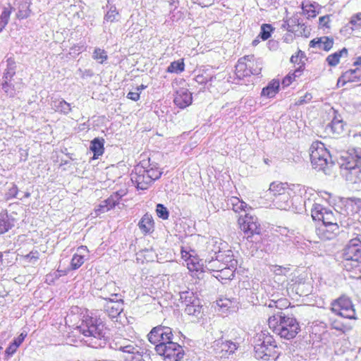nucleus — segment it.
<instances>
[{"mask_svg":"<svg viewBox=\"0 0 361 361\" xmlns=\"http://www.w3.org/2000/svg\"><path fill=\"white\" fill-rule=\"evenodd\" d=\"M57 271L59 273V275L58 277L61 276H66L68 274L67 270H59L58 269Z\"/></svg>","mask_w":361,"mask_h":361,"instance_id":"774afa93","label":"nucleus"},{"mask_svg":"<svg viewBox=\"0 0 361 361\" xmlns=\"http://www.w3.org/2000/svg\"><path fill=\"white\" fill-rule=\"evenodd\" d=\"M339 226L330 227L329 224H318L316 227V234L322 240H331L338 234Z\"/></svg>","mask_w":361,"mask_h":361,"instance_id":"412c9836","label":"nucleus"},{"mask_svg":"<svg viewBox=\"0 0 361 361\" xmlns=\"http://www.w3.org/2000/svg\"><path fill=\"white\" fill-rule=\"evenodd\" d=\"M255 356L265 361H275L280 355L279 348L274 336L267 331L257 333L255 337Z\"/></svg>","mask_w":361,"mask_h":361,"instance_id":"f03ea898","label":"nucleus"},{"mask_svg":"<svg viewBox=\"0 0 361 361\" xmlns=\"http://www.w3.org/2000/svg\"><path fill=\"white\" fill-rule=\"evenodd\" d=\"M346 125L341 116H335L331 121L325 127V131L329 136L338 138L345 133Z\"/></svg>","mask_w":361,"mask_h":361,"instance_id":"f3484780","label":"nucleus"},{"mask_svg":"<svg viewBox=\"0 0 361 361\" xmlns=\"http://www.w3.org/2000/svg\"><path fill=\"white\" fill-rule=\"evenodd\" d=\"M310 160L314 169L324 170L331 160V155L325 145L319 141L314 142L310 147Z\"/></svg>","mask_w":361,"mask_h":361,"instance_id":"0eeeda50","label":"nucleus"},{"mask_svg":"<svg viewBox=\"0 0 361 361\" xmlns=\"http://www.w3.org/2000/svg\"><path fill=\"white\" fill-rule=\"evenodd\" d=\"M184 59L172 61L167 67L166 72L169 73H180L185 71Z\"/></svg>","mask_w":361,"mask_h":361,"instance_id":"72a5a7b5","label":"nucleus"},{"mask_svg":"<svg viewBox=\"0 0 361 361\" xmlns=\"http://www.w3.org/2000/svg\"><path fill=\"white\" fill-rule=\"evenodd\" d=\"M217 305L220 307H226L231 302L228 300L220 299L216 302Z\"/></svg>","mask_w":361,"mask_h":361,"instance_id":"0e129e2a","label":"nucleus"},{"mask_svg":"<svg viewBox=\"0 0 361 361\" xmlns=\"http://www.w3.org/2000/svg\"><path fill=\"white\" fill-rule=\"evenodd\" d=\"M330 16L326 15L319 19V27L321 28H330Z\"/></svg>","mask_w":361,"mask_h":361,"instance_id":"5fc2aeb1","label":"nucleus"},{"mask_svg":"<svg viewBox=\"0 0 361 361\" xmlns=\"http://www.w3.org/2000/svg\"><path fill=\"white\" fill-rule=\"evenodd\" d=\"M348 55V49L343 47L341 49L328 55L325 61L329 67H336L340 63L341 59L347 58Z\"/></svg>","mask_w":361,"mask_h":361,"instance_id":"393cba45","label":"nucleus"},{"mask_svg":"<svg viewBox=\"0 0 361 361\" xmlns=\"http://www.w3.org/2000/svg\"><path fill=\"white\" fill-rule=\"evenodd\" d=\"M350 180L356 185L357 190H361V168H355L349 170Z\"/></svg>","mask_w":361,"mask_h":361,"instance_id":"c9c22d12","label":"nucleus"},{"mask_svg":"<svg viewBox=\"0 0 361 361\" xmlns=\"http://www.w3.org/2000/svg\"><path fill=\"white\" fill-rule=\"evenodd\" d=\"M331 327L336 330L345 333L353 329L350 324H343L338 320H334L331 324Z\"/></svg>","mask_w":361,"mask_h":361,"instance_id":"37998d69","label":"nucleus"},{"mask_svg":"<svg viewBox=\"0 0 361 361\" xmlns=\"http://www.w3.org/2000/svg\"><path fill=\"white\" fill-rule=\"evenodd\" d=\"M349 24L353 30H361V12L353 15Z\"/></svg>","mask_w":361,"mask_h":361,"instance_id":"79ce46f5","label":"nucleus"},{"mask_svg":"<svg viewBox=\"0 0 361 361\" xmlns=\"http://www.w3.org/2000/svg\"><path fill=\"white\" fill-rule=\"evenodd\" d=\"M289 269V267H285L277 264H274L271 266V271L275 275L278 276H286Z\"/></svg>","mask_w":361,"mask_h":361,"instance_id":"49530a36","label":"nucleus"},{"mask_svg":"<svg viewBox=\"0 0 361 361\" xmlns=\"http://www.w3.org/2000/svg\"><path fill=\"white\" fill-rule=\"evenodd\" d=\"M334 45V39L332 36L317 37L310 41L309 47L328 52Z\"/></svg>","mask_w":361,"mask_h":361,"instance_id":"6ab92c4d","label":"nucleus"},{"mask_svg":"<svg viewBox=\"0 0 361 361\" xmlns=\"http://www.w3.org/2000/svg\"><path fill=\"white\" fill-rule=\"evenodd\" d=\"M26 337L27 333L22 332L16 338L13 340V342H15L17 345L20 346L23 343Z\"/></svg>","mask_w":361,"mask_h":361,"instance_id":"052dcab7","label":"nucleus"},{"mask_svg":"<svg viewBox=\"0 0 361 361\" xmlns=\"http://www.w3.org/2000/svg\"><path fill=\"white\" fill-rule=\"evenodd\" d=\"M350 161L346 164L345 168L348 170H352L355 168H361V148L355 149L354 153L351 155Z\"/></svg>","mask_w":361,"mask_h":361,"instance_id":"2f4dec72","label":"nucleus"},{"mask_svg":"<svg viewBox=\"0 0 361 361\" xmlns=\"http://www.w3.org/2000/svg\"><path fill=\"white\" fill-rule=\"evenodd\" d=\"M156 212H157V216L159 218H161L164 220L168 219V218L169 216V212H168L166 207H165L163 204H158L157 205Z\"/></svg>","mask_w":361,"mask_h":361,"instance_id":"de8ad7c7","label":"nucleus"},{"mask_svg":"<svg viewBox=\"0 0 361 361\" xmlns=\"http://www.w3.org/2000/svg\"><path fill=\"white\" fill-rule=\"evenodd\" d=\"M140 92H139L138 91L129 92L127 94V98L132 101H134V102L138 101L140 99Z\"/></svg>","mask_w":361,"mask_h":361,"instance_id":"bf43d9fd","label":"nucleus"},{"mask_svg":"<svg viewBox=\"0 0 361 361\" xmlns=\"http://www.w3.org/2000/svg\"><path fill=\"white\" fill-rule=\"evenodd\" d=\"M297 80L296 77L290 71L281 81V84L284 87L290 86L293 82Z\"/></svg>","mask_w":361,"mask_h":361,"instance_id":"09e8293b","label":"nucleus"},{"mask_svg":"<svg viewBox=\"0 0 361 361\" xmlns=\"http://www.w3.org/2000/svg\"><path fill=\"white\" fill-rule=\"evenodd\" d=\"M126 361H145L142 355L135 354L133 357H126Z\"/></svg>","mask_w":361,"mask_h":361,"instance_id":"e2e57ef3","label":"nucleus"},{"mask_svg":"<svg viewBox=\"0 0 361 361\" xmlns=\"http://www.w3.org/2000/svg\"><path fill=\"white\" fill-rule=\"evenodd\" d=\"M279 89V80L272 79L266 87L262 88L261 94L267 98H273L278 94Z\"/></svg>","mask_w":361,"mask_h":361,"instance_id":"cd10ccee","label":"nucleus"},{"mask_svg":"<svg viewBox=\"0 0 361 361\" xmlns=\"http://www.w3.org/2000/svg\"><path fill=\"white\" fill-rule=\"evenodd\" d=\"M92 58L98 63L102 64L108 59V55L104 49L97 47L93 51Z\"/></svg>","mask_w":361,"mask_h":361,"instance_id":"a19ab883","label":"nucleus"},{"mask_svg":"<svg viewBox=\"0 0 361 361\" xmlns=\"http://www.w3.org/2000/svg\"><path fill=\"white\" fill-rule=\"evenodd\" d=\"M209 271L216 279L224 283L233 279L236 269L220 267L219 264H210Z\"/></svg>","mask_w":361,"mask_h":361,"instance_id":"a211bd4d","label":"nucleus"},{"mask_svg":"<svg viewBox=\"0 0 361 361\" xmlns=\"http://www.w3.org/2000/svg\"><path fill=\"white\" fill-rule=\"evenodd\" d=\"M181 258L185 261L189 274L194 283H199L204 279V266L202 259L197 255H192L186 251L183 247L180 250Z\"/></svg>","mask_w":361,"mask_h":361,"instance_id":"423d86ee","label":"nucleus"},{"mask_svg":"<svg viewBox=\"0 0 361 361\" xmlns=\"http://www.w3.org/2000/svg\"><path fill=\"white\" fill-rule=\"evenodd\" d=\"M155 352L164 361H179L184 356V350L182 346L173 341L161 345V347H157Z\"/></svg>","mask_w":361,"mask_h":361,"instance_id":"ddd939ff","label":"nucleus"},{"mask_svg":"<svg viewBox=\"0 0 361 361\" xmlns=\"http://www.w3.org/2000/svg\"><path fill=\"white\" fill-rule=\"evenodd\" d=\"M120 350L128 353L130 355L128 357H133L135 354H140L135 347L130 345L121 347Z\"/></svg>","mask_w":361,"mask_h":361,"instance_id":"3c124183","label":"nucleus"},{"mask_svg":"<svg viewBox=\"0 0 361 361\" xmlns=\"http://www.w3.org/2000/svg\"><path fill=\"white\" fill-rule=\"evenodd\" d=\"M85 48L82 45H80L78 44H73L71 47V51H72V53L76 55H79L80 53H82L83 51H85Z\"/></svg>","mask_w":361,"mask_h":361,"instance_id":"13d9d810","label":"nucleus"},{"mask_svg":"<svg viewBox=\"0 0 361 361\" xmlns=\"http://www.w3.org/2000/svg\"><path fill=\"white\" fill-rule=\"evenodd\" d=\"M353 65L355 66H361V56L356 58Z\"/></svg>","mask_w":361,"mask_h":361,"instance_id":"69168bd1","label":"nucleus"},{"mask_svg":"<svg viewBox=\"0 0 361 361\" xmlns=\"http://www.w3.org/2000/svg\"><path fill=\"white\" fill-rule=\"evenodd\" d=\"M361 82V70L359 68L355 69H349L339 77L338 85L344 86L348 82Z\"/></svg>","mask_w":361,"mask_h":361,"instance_id":"4be33fe9","label":"nucleus"},{"mask_svg":"<svg viewBox=\"0 0 361 361\" xmlns=\"http://www.w3.org/2000/svg\"><path fill=\"white\" fill-rule=\"evenodd\" d=\"M213 75L208 69H200L198 73L195 78V80L200 85H206L212 81Z\"/></svg>","mask_w":361,"mask_h":361,"instance_id":"473e14b6","label":"nucleus"},{"mask_svg":"<svg viewBox=\"0 0 361 361\" xmlns=\"http://www.w3.org/2000/svg\"><path fill=\"white\" fill-rule=\"evenodd\" d=\"M15 4L18 9L17 18L20 20L25 19L30 16L32 0H15Z\"/></svg>","mask_w":361,"mask_h":361,"instance_id":"bb28decb","label":"nucleus"},{"mask_svg":"<svg viewBox=\"0 0 361 361\" xmlns=\"http://www.w3.org/2000/svg\"><path fill=\"white\" fill-rule=\"evenodd\" d=\"M267 325L274 334L286 341L293 340L301 331L300 322L293 315L282 312L270 316Z\"/></svg>","mask_w":361,"mask_h":361,"instance_id":"f257e3e1","label":"nucleus"},{"mask_svg":"<svg viewBox=\"0 0 361 361\" xmlns=\"http://www.w3.org/2000/svg\"><path fill=\"white\" fill-rule=\"evenodd\" d=\"M104 141L102 138L95 137L90 142V150L93 152L92 159H97L104 152Z\"/></svg>","mask_w":361,"mask_h":361,"instance_id":"c85d7f7f","label":"nucleus"},{"mask_svg":"<svg viewBox=\"0 0 361 361\" xmlns=\"http://www.w3.org/2000/svg\"><path fill=\"white\" fill-rule=\"evenodd\" d=\"M303 57H305L304 52L302 51L301 50H298L294 55L291 56V57L290 59V61L292 63H297L298 65V63H301V62H298V59H302Z\"/></svg>","mask_w":361,"mask_h":361,"instance_id":"6e6d98bb","label":"nucleus"},{"mask_svg":"<svg viewBox=\"0 0 361 361\" xmlns=\"http://www.w3.org/2000/svg\"><path fill=\"white\" fill-rule=\"evenodd\" d=\"M305 70V63L304 61H301L300 63H298V66L290 72L296 77V78H298L303 75Z\"/></svg>","mask_w":361,"mask_h":361,"instance_id":"603ef678","label":"nucleus"},{"mask_svg":"<svg viewBox=\"0 0 361 361\" xmlns=\"http://www.w3.org/2000/svg\"><path fill=\"white\" fill-rule=\"evenodd\" d=\"M287 184L280 182H273L269 186V193L274 197L285 195L288 192Z\"/></svg>","mask_w":361,"mask_h":361,"instance_id":"7c9ffc66","label":"nucleus"},{"mask_svg":"<svg viewBox=\"0 0 361 361\" xmlns=\"http://www.w3.org/2000/svg\"><path fill=\"white\" fill-rule=\"evenodd\" d=\"M237 223L240 230L247 237L252 238L256 235H261L262 226L257 216L245 213L239 215Z\"/></svg>","mask_w":361,"mask_h":361,"instance_id":"9d476101","label":"nucleus"},{"mask_svg":"<svg viewBox=\"0 0 361 361\" xmlns=\"http://www.w3.org/2000/svg\"><path fill=\"white\" fill-rule=\"evenodd\" d=\"M16 351L17 349L11 343H10L9 345L6 349L5 353L7 355L11 356L13 355Z\"/></svg>","mask_w":361,"mask_h":361,"instance_id":"680f3d73","label":"nucleus"},{"mask_svg":"<svg viewBox=\"0 0 361 361\" xmlns=\"http://www.w3.org/2000/svg\"><path fill=\"white\" fill-rule=\"evenodd\" d=\"M13 225L11 224L7 216H0V234H4L8 231Z\"/></svg>","mask_w":361,"mask_h":361,"instance_id":"a18cd8bd","label":"nucleus"},{"mask_svg":"<svg viewBox=\"0 0 361 361\" xmlns=\"http://www.w3.org/2000/svg\"><path fill=\"white\" fill-rule=\"evenodd\" d=\"M342 257L346 261L345 267L351 271L353 267L358 268L361 265V240L357 238L350 240L342 251Z\"/></svg>","mask_w":361,"mask_h":361,"instance_id":"6e6552de","label":"nucleus"},{"mask_svg":"<svg viewBox=\"0 0 361 361\" xmlns=\"http://www.w3.org/2000/svg\"><path fill=\"white\" fill-rule=\"evenodd\" d=\"M120 14L115 6H111L104 17V22L116 23L119 20Z\"/></svg>","mask_w":361,"mask_h":361,"instance_id":"e433bc0d","label":"nucleus"},{"mask_svg":"<svg viewBox=\"0 0 361 361\" xmlns=\"http://www.w3.org/2000/svg\"><path fill=\"white\" fill-rule=\"evenodd\" d=\"M138 227L144 235H149L154 231V221L151 214H144L138 223Z\"/></svg>","mask_w":361,"mask_h":361,"instance_id":"a878e982","label":"nucleus"},{"mask_svg":"<svg viewBox=\"0 0 361 361\" xmlns=\"http://www.w3.org/2000/svg\"><path fill=\"white\" fill-rule=\"evenodd\" d=\"M173 334L172 329L166 326L158 325L153 327L147 335L148 341L154 345V350L157 347L166 345L173 341Z\"/></svg>","mask_w":361,"mask_h":361,"instance_id":"9b49d317","label":"nucleus"},{"mask_svg":"<svg viewBox=\"0 0 361 361\" xmlns=\"http://www.w3.org/2000/svg\"><path fill=\"white\" fill-rule=\"evenodd\" d=\"M121 197L115 192L103 201L95 209V213L99 215L114 209L120 202Z\"/></svg>","mask_w":361,"mask_h":361,"instance_id":"5701e85b","label":"nucleus"},{"mask_svg":"<svg viewBox=\"0 0 361 361\" xmlns=\"http://www.w3.org/2000/svg\"><path fill=\"white\" fill-rule=\"evenodd\" d=\"M173 102L180 109L185 108L192 102V93L186 88H180L176 92Z\"/></svg>","mask_w":361,"mask_h":361,"instance_id":"aec40b11","label":"nucleus"},{"mask_svg":"<svg viewBox=\"0 0 361 361\" xmlns=\"http://www.w3.org/2000/svg\"><path fill=\"white\" fill-rule=\"evenodd\" d=\"M111 298H105L106 301L105 305V310L108 315L111 318L118 316L123 310V301L120 298L117 293L111 294Z\"/></svg>","mask_w":361,"mask_h":361,"instance_id":"4468645a","label":"nucleus"},{"mask_svg":"<svg viewBox=\"0 0 361 361\" xmlns=\"http://www.w3.org/2000/svg\"><path fill=\"white\" fill-rule=\"evenodd\" d=\"M312 99V95L310 92H306L305 95L300 97L295 103L296 106H300L309 103Z\"/></svg>","mask_w":361,"mask_h":361,"instance_id":"864d4df0","label":"nucleus"},{"mask_svg":"<svg viewBox=\"0 0 361 361\" xmlns=\"http://www.w3.org/2000/svg\"><path fill=\"white\" fill-rule=\"evenodd\" d=\"M76 330L85 337L102 339L105 337L109 329L100 317L87 310L80 324L76 326Z\"/></svg>","mask_w":361,"mask_h":361,"instance_id":"20e7f679","label":"nucleus"},{"mask_svg":"<svg viewBox=\"0 0 361 361\" xmlns=\"http://www.w3.org/2000/svg\"><path fill=\"white\" fill-rule=\"evenodd\" d=\"M311 216L318 224H329L330 227L339 226L338 219L334 212L322 204L315 202L311 209Z\"/></svg>","mask_w":361,"mask_h":361,"instance_id":"f8f14e48","label":"nucleus"},{"mask_svg":"<svg viewBox=\"0 0 361 361\" xmlns=\"http://www.w3.org/2000/svg\"><path fill=\"white\" fill-rule=\"evenodd\" d=\"M85 256L78 253H75L71 259L68 270H76L79 269L85 262Z\"/></svg>","mask_w":361,"mask_h":361,"instance_id":"4c0bfd02","label":"nucleus"},{"mask_svg":"<svg viewBox=\"0 0 361 361\" xmlns=\"http://www.w3.org/2000/svg\"><path fill=\"white\" fill-rule=\"evenodd\" d=\"M24 257L25 259H28L29 262H35L39 259V254L38 251H37V250L31 251L27 255H25Z\"/></svg>","mask_w":361,"mask_h":361,"instance_id":"4d7b16f0","label":"nucleus"},{"mask_svg":"<svg viewBox=\"0 0 361 361\" xmlns=\"http://www.w3.org/2000/svg\"><path fill=\"white\" fill-rule=\"evenodd\" d=\"M271 302L273 304H270L269 307H275L280 310L287 309L290 305V302L287 298H280L277 300H272Z\"/></svg>","mask_w":361,"mask_h":361,"instance_id":"c03bdc74","label":"nucleus"},{"mask_svg":"<svg viewBox=\"0 0 361 361\" xmlns=\"http://www.w3.org/2000/svg\"><path fill=\"white\" fill-rule=\"evenodd\" d=\"M274 27L271 24L264 23L261 25L260 32L258 35L262 40L265 41L271 37Z\"/></svg>","mask_w":361,"mask_h":361,"instance_id":"ea45409f","label":"nucleus"},{"mask_svg":"<svg viewBox=\"0 0 361 361\" xmlns=\"http://www.w3.org/2000/svg\"><path fill=\"white\" fill-rule=\"evenodd\" d=\"M331 311L344 318L354 320L357 319L355 306L351 299L345 295L340 296L331 302Z\"/></svg>","mask_w":361,"mask_h":361,"instance_id":"1a4fd4ad","label":"nucleus"},{"mask_svg":"<svg viewBox=\"0 0 361 361\" xmlns=\"http://www.w3.org/2000/svg\"><path fill=\"white\" fill-rule=\"evenodd\" d=\"M262 68L254 54L245 55L238 59L235 66L234 74L239 80L261 73Z\"/></svg>","mask_w":361,"mask_h":361,"instance_id":"39448f33","label":"nucleus"},{"mask_svg":"<svg viewBox=\"0 0 361 361\" xmlns=\"http://www.w3.org/2000/svg\"><path fill=\"white\" fill-rule=\"evenodd\" d=\"M302 13L307 17V18H314L317 14L316 4L310 2H306L302 6Z\"/></svg>","mask_w":361,"mask_h":361,"instance_id":"f704fd0d","label":"nucleus"},{"mask_svg":"<svg viewBox=\"0 0 361 361\" xmlns=\"http://www.w3.org/2000/svg\"><path fill=\"white\" fill-rule=\"evenodd\" d=\"M229 202L231 205L232 210L235 214H240L243 212H245L247 209H252L246 202L237 197H231L229 199Z\"/></svg>","mask_w":361,"mask_h":361,"instance_id":"c756f323","label":"nucleus"},{"mask_svg":"<svg viewBox=\"0 0 361 361\" xmlns=\"http://www.w3.org/2000/svg\"><path fill=\"white\" fill-rule=\"evenodd\" d=\"M162 174L160 169L155 164H150L149 160H143L135 166L131 174V180L138 189L146 190Z\"/></svg>","mask_w":361,"mask_h":361,"instance_id":"7ed1b4c3","label":"nucleus"},{"mask_svg":"<svg viewBox=\"0 0 361 361\" xmlns=\"http://www.w3.org/2000/svg\"><path fill=\"white\" fill-rule=\"evenodd\" d=\"M305 284V279L302 276H293L287 283L286 289L288 294L295 293L302 295L304 294L303 287Z\"/></svg>","mask_w":361,"mask_h":361,"instance_id":"b1692460","label":"nucleus"},{"mask_svg":"<svg viewBox=\"0 0 361 361\" xmlns=\"http://www.w3.org/2000/svg\"><path fill=\"white\" fill-rule=\"evenodd\" d=\"M18 192H19V190H18L17 185L13 184L12 185V187L8 190V192H6V194L5 195L6 200H9L16 197V196L18 194Z\"/></svg>","mask_w":361,"mask_h":361,"instance_id":"8fccbe9b","label":"nucleus"},{"mask_svg":"<svg viewBox=\"0 0 361 361\" xmlns=\"http://www.w3.org/2000/svg\"><path fill=\"white\" fill-rule=\"evenodd\" d=\"M11 12L12 7L11 6L4 8L0 16V32L8 24Z\"/></svg>","mask_w":361,"mask_h":361,"instance_id":"58836bf2","label":"nucleus"},{"mask_svg":"<svg viewBox=\"0 0 361 361\" xmlns=\"http://www.w3.org/2000/svg\"><path fill=\"white\" fill-rule=\"evenodd\" d=\"M60 106H62V107H63V106H66L67 107L68 110H70V105H69V104H68V103H67V102H66V101H64V100H63V101L60 102Z\"/></svg>","mask_w":361,"mask_h":361,"instance_id":"338daca9","label":"nucleus"},{"mask_svg":"<svg viewBox=\"0 0 361 361\" xmlns=\"http://www.w3.org/2000/svg\"><path fill=\"white\" fill-rule=\"evenodd\" d=\"M211 264H219L220 267L237 269L238 261L231 250L220 251L216 258L211 262Z\"/></svg>","mask_w":361,"mask_h":361,"instance_id":"2eb2a0df","label":"nucleus"},{"mask_svg":"<svg viewBox=\"0 0 361 361\" xmlns=\"http://www.w3.org/2000/svg\"><path fill=\"white\" fill-rule=\"evenodd\" d=\"M238 348L235 343L230 341L219 340L214 342V350L216 357L226 358L233 354Z\"/></svg>","mask_w":361,"mask_h":361,"instance_id":"dca6fc26","label":"nucleus"}]
</instances>
